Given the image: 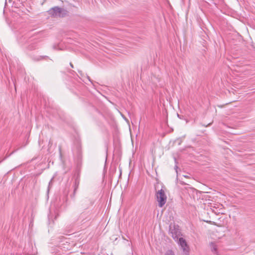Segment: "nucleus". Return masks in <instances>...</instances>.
<instances>
[{
    "label": "nucleus",
    "mask_w": 255,
    "mask_h": 255,
    "mask_svg": "<svg viewBox=\"0 0 255 255\" xmlns=\"http://www.w3.org/2000/svg\"><path fill=\"white\" fill-rule=\"evenodd\" d=\"M79 184V179L78 178H77L75 179V185H74V195H73V196L75 195V194L76 193V190L77 189V188L78 187Z\"/></svg>",
    "instance_id": "7"
},
{
    "label": "nucleus",
    "mask_w": 255,
    "mask_h": 255,
    "mask_svg": "<svg viewBox=\"0 0 255 255\" xmlns=\"http://www.w3.org/2000/svg\"><path fill=\"white\" fill-rule=\"evenodd\" d=\"M175 168L176 170L177 171V166H175Z\"/></svg>",
    "instance_id": "16"
},
{
    "label": "nucleus",
    "mask_w": 255,
    "mask_h": 255,
    "mask_svg": "<svg viewBox=\"0 0 255 255\" xmlns=\"http://www.w3.org/2000/svg\"><path fill=\"white\" fill-rule=\"evenodd\" d=\"M218 2H222L223 1V0H217Z\"/></svg>",
    "instance_id": "14"
},
{
    "label": "nucleus",
    "mask_w": 255,
    "mask_h": 255,
    "mask_svg": "<svg viewBox=\"0 0 255 255\" xmlns=\"http://www.w3.org/2000/svg\"><path fill=\"white\" fill-rule=\"evenodd\" d=\"M178 244L181 246V249L183 251L185 254H187L189 251V248L187 243L183 238H179L178 239Z\"/></svg>",
    "instance_id": "4"
},
{
    "label": "nucleus",
    "mask_w": 255,
    "mask_h": 255,
    "mask_svg": "<svg viewBox=\"0 0 255 255\" xmlns=\"http://www.w3.org/2000/svg\"><path fill=\"white\" fill-rule=\"evenodd\" d=\"M7 0H5V6H7Z\"/></svg>",
    "instance_id": "13"
},
{
    "label": "nucleus",
    "mask_w": 255,
    "mask_h": 255,
    "mask_svg": "<svg viewBox=\"0 0 255 255\" xmlns=\"http://www.w3.org/2000/svg\"><path fill=\"white\" fill-rule=\"evenodd\" d=\"M51 181H52V180H51ZM51 182V181H50V182L49 183V185L50 184Z\"/></svg>",
    "instance_id": "17"
},
{
    "label": "nucleus",
    "mask_w": 255,
    "mask_h": 255,
    "mask_svg": "<svg viewBox=\"0 0 255 255\" xmlns=\"http://www.w3.org/2000/svg\"><path fill=\"white\" fill-rule=\"evenodd\" d=\"M70 64L71 67L73 68V64L71 63H70Z\"/></svg>",
    "instance_id": "15"
},
{
    "label": "nucleus",
    "mask_w": 255,
    "mask_h": 255,
    "mask_svg": "<svg viewBox=\"0 0 255 255\" xmlns=\"http://www.w3.org/2000/svg\"><path fill=\"white\" fill-rule=\"evenodd\" d=\"M48 13L53 17H64L68 15V11L58 6H54L47 11Z\"/></svg>",
    "instance_id": "1"
},
{
    "label": "nucleus",
    "mask_w": 255,
    "mask_h": 255,
    "mask_svg": "<svg viewBox=\"0 0 255 255\" xmlns=\"http://www.w3.org/2000/svg\"><path fill=\"white\" fill-rule=\"evenodd\" d=\"M169 232L175 240H178L181 234L178 226H176L175 225H170L169 226Z\"/></svg>",
    "instance_id": "3"
},
{
    "label": "nucleus",
    "mask_w": 255,
    "mask_h": 255,
    "mask_svg": "<svg viewBox=\"0 0 255 255\" xmlns=\"http://www.w3.org/2000/svg\"><path fill=\"white\" fill-rule=\"evenodd\" d=\"M164 255H174V253L171 250H168Z\"/></svg>",
    "instance_id": "9"
},
{
    "label": "nucleus",
    "mask_w": 255,
    "mask_h": 255,
    "mask_svg": "<svg viewBox=\"0 0 255 255\" xmlns=\"http://www.w3.org/2000/svg\"><path fill=\"white\" fill-rule=\"evenodd\" d=\"M88 202H89V200H87V199H85V200H83V204H82V206L83 205V204H84V203H85Z\"/></svg>",
    "instance_id": "10"
},
{
    "label": "nucleus",
    "mask_w": 255,
    "mask_h": 255,
    "mask_svg": "<svg viewBox=\"0 0 255 255\" xmlns=\"http://www.w3.org/2000/svg\"><path fill=\"white\" fill-rule=\"evenodd\" d=\"M12 1H13V0H8V2L10 4H12Z\"/></svg>",
    "instance_id": "12"
},
{
    "label": "nucleus",
    "mask_w": 255,
    "mask_h": 255,
    "mask_svg": "<svg viewBox=\"0 0 255 255\" xmlns=\"http://www.w3.org/2000/svg\"><path fill=\"white\" fill-rule=\"evenodd\" d=\"M23 0H13L11 6L16 8L20 7L21 5H23Z\"/></svg>",
    "instance_id": "5"
},
{
    "label": "nucleus",
    "mask_w": 255,
    "mask_h": 255,
    "mask_svg": "<svg viewBox=\"0 0 255 255\" xmlns=\"http://www.w3.org/2000/svg\"><path fill=\"white\" fill-rule=\"evenodd\" d=\"M28 48L30 50H33L36 48V45L35 44L32 43L28 46Z\"/></svg>",
    "instance_id": "8"
},
{
    "label": "nucleus",
    "mask_w": 255,
    "mask_h": 255,
    "mask_svg": "<svg viewBox=\"0 0 255 255\" xmlns=\"http://www.w3.org/2000/svg\"><path fill=\"white\" fill-rule=\"evenodd\" d=\"M1 161H0V163H1Z\"/></svg>",
    "instance_id": "18"
},
{
    "label": "nucleus",
    "mask_w": 255,
    "mask_h": 255,
    "mask_svg": "<svg viewBox=\"0 0 255 255\" xmlns=\"http://www.w3.org/2000/svg\"><path fill=\"white\" fill-rule=\"evenodd\" d=\"M156 198L158 202L159 207H162L166 202L167 197L165 194V192L163 189H160L156 192Z\"/></svg>",
    "instance_id": "2"
},
{
    "label": "nucleus",
    "mask_w": 255,
    "mask_h": 255,
    "mask_svg": "<svg viewBox=\"0 0 255 255\" xmlns=\"http://www.w3.org/2000/svg\"><path fill=\"white\" fill-rule=\"evenodd\" d=\"M59 150L60 154L61 155V146H59Z\"/></svg>",
    "instance_id": "11"
},
{
    "label": "nucleus",
    "mask_w": 255,
    "mask_h": 255,
    "mask_svg": "<svg viewBox=\"0 0 255 255\" xmlns=\"http://www.w3.org/2000/svg\"><path fill=\"white\" fill-rule=\"evenodd\" d=\"M211 251L215 254H217V245L214 243H211L210 245Z\"/></svg>",
    "instance_id": "6"
}]
</instances>
